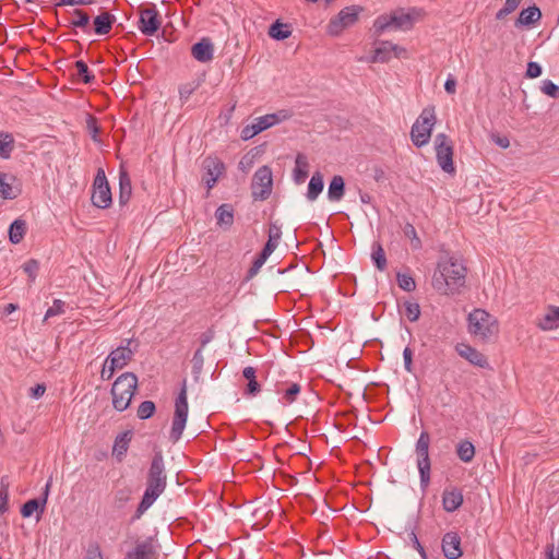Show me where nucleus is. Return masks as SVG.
<instances>
[{"label":"nucleus","mask_w":559,"mask_h":559,"mask_svg":"<svg viewBox=\"0 0 559 559\" xmlns=\"http://www.w3.org/2000/svg\"><path fill=\"white\" fill-rule=\"evenodd\" d=\"M467 267L454 255L441 257L431 278L432 288L443 296L461 295L465 288Z\"/></svg>","instance_id":"obj_1"},{"label":"nucleus","mask_w":559,"mask_h":559,"mask_svg":"<svg viewBox=\"0 0 559 559\" xmlns=\"http://www.w3.org/2000/svg\"><path fill=\"white\" fill-rule=\"evenodd\" d=\"M166 486L167 474L163 452L160 449L155 448L146 475L145 490L134 514L130 519L131 524L140 520L145 511L153 506L165 491Z\"/></svg>","instance_id":"obj_2"},{"label":"nucleus","mask_w":559,"mask_h":559,"mask_svg":"<svg viewBox=\"0 0 559 559\" xmlns=\"http://www.w3.org/2000/svg\"><path fill=\"white\" fill-rule=\"evenodd\" d=\"M140 342L136 338L123 340L122 344L111 353L105 359L100 377L103 380H109L118 369L126 367L132 359L135 353H138Z\"/></svg>","instance_id":"obj_3"},{"label":"nucleus","mask_w":559,"mask_h":559,"mask_svg":"<svg viewBox=\"0 0 559 559\" xmlns=\"http://www.w3.org/2000/svg\"><path fill=\"white\" fill-rule=\"evenodd\" d=\"M138 390V377L133 372L120 374L111 386L112 406L118 412L126 411Z\"/></svg>","instance_id":"obj_4"},{"label":"nucleus","mask_w":559,"mask_h":559,"mask_svg":"<svg viewBox=\"0 0 559 559\" xmlns=\"http://www.w3.org/2000/svg\"><path fill=\"white\" fill-rule=\"evenodd\" d=\"M467 321L468 332L483 342H488L492 336L499 333L497 319L485 309H474L468 314Z\"/></svg>","instance_id":"obj_5"},{"label":"nucleus","mask_w":559,"mask_h":559,"mask_svg":"<svg viewBox=\"0 0 559 559\" xmlns=\"http://www.w3.org/2000/svg\"><path fill=\"white\" fill-rule=\"evenodd\" d=\"M436 120L435 106L425 107L411 130V140L416 147L429 143Z\"/></svg>","instance_id":"obj_6"},{"label":"nucleus","mask_w":559,"mask_h":559,"mask_svg":"<svg viewBox=\"0 0 559 559\" xmlns=\"http://www.w3.org/2000/svg\"><path fill=\"white\" fill-rule=\"evenodd\" d=\"M187 380H182L181 389L175 400V412L169 439L176 443L182 436L188 419Z\"/></svg>","instance_id":"obj_7"},{"label":"nucleus","mask_w":559,"mask_h":559,"mask_svg":"<svg viewBox=\"0 0 559 559\" xmlns=\"http://www.w3.org/2000/svg\"><path fill=\"white\" fill-rule=\"evenodd\" d=\"M430 435L421 431L416 442L417 467L420 477V487L425 491L430 484L431 463L429 457Z\"/></svg>","instance_id":"obj_8"},{"label":"nucleus","mask_w":559,"mask_h":559,"mask_svg":"<svg viewBox=\"0 0 559 559\" xmlns=\"http://www.w3.org/2000/svg\"><path fill=\"white\" fill-rule=\"evenodd\" d=\"M273 189L272 169L263 165L257 169L251 181V195L253 200L265 201L270 198Z\"/></svg>","instance_id":"obj_9"},{"label":"nucleus","mask_w":559,"mask_h":559,"mask_svg":"<svg viewBox=\"0 0 559 559\" xmlns=\"http://www.w3.org/2000/svg\"><path fill=\"white\" fill-rule=\"evenodd\" d=\"M92 203L98 209H108L112 203L110 186L108 183L105 170L99 167L93 181Z\"/></svg>","instance_id":"obj_10"},{"label":"nucleus","mask_w":559,"mask_h":559,"mask_svg":"<svg viewBox=\"0 0 559 559\" xmlns=\"http://www.w3.org/2000/svg\"><path fill=\"white\" fill-rule=\"evenodd\" d=\"M364 11L360 5H349L342 9L337 15L332 17L328 24V33L333 36L340 35L345 28L353 26L359 14Z\"/></svg>","instance_id":"obj_11"},{"label":"nucleus","mask_w":559,"mask_h":559,"mask_svg":"<svg viewBox=\"0 0 559 559\" xmlns=\"http://www.w3.org/2000/svg\"><path fill=\"white\" fill-rule=\"evenodd\" d=\"M436 157L440 168L447 174H454L453 142L445 133H439L435 138Z\"/></svg>","instance_id":"obj_12"},{"label":"nucleus","mask_w":559,"mask_h":559,"mask_svg":"<svg viewBox=\"0 0 559 559\" xmlns=\"http://www.w3.org/2000/svg\"><path fill=\"white\" fill-rule=\"evenodd\" d=\"M158 545L155 536L145 539L135 538L134 545L129 549L123 559H158Z\"/></svg>","instance_id":"obj_13"},{"label":"nucleus","mask_w":559,"mask_h":559,"mask_svg":"<svg viewBox=\"0 0 559 559\" xmlns=\"http://www.w3.org/2000/svg\"><path fill=\"white\" fill-rule=\"evenodd\" d=\"M413 26V17L408 13L400 15H379L373 22V32L376 36H380L384 31L393 27L395 29H409Z\"/></svg>","instance_id":"obj_14"},{"label":"nucleus","mask_w":559,"mask_h":559,"mask_svg":"<svg viewBox=\"0 0 559 559\" xmlns=\"http://www.w3.org/2000/svg\"><path fill=\"white\" fill-rule=\"evenodd\" d=\"M160 15L154 4L148 8L140 9L138 28L145 36H153L160 28Z\"/></svg>","instance_id":"obj_15"},{"label":"nucleus","mask_w":559,"mask_h":559,"mask_svg":"<svg viewBox=\"0 0 559 559\" xmlns=\"http://www.w3.org/2000/svg\"><path fill=\"white\" fill-rule=\"evenodd\" d=\"M278 122H281V118L277 114H269L258 117L251 124H247L241 129L240 138L243 141H248Z\"/></svg>","instance_id":"obj_16"},{"label":"nucleus","mask_w":559,"mask_h":559,"mask_svg":"<svg viewBox=\"0 0 559 559\" xmlns=\"http://www.w3.org/2000/svg\"><path fill=\"white\" fill-rule=\"evenodd\" d=\"M50 486H51V479H49L47 481L40 497L29 499L21 507V515L23 518H31L36 512L37 521L40 520V516L45 512V509H46Z\"/></svg>","instance_id":"obj_17"},{"label":"nucleus","mask_w":559,"mask_h":559,"mask_svg":"<svg viewBox=\"0 0 559 559\" xmlns=\"http://www.w3.org/2000/svg\"><path fill=\"white\" fill-rule=\"evenodd\" d=\"M456 352L469 364L477 366L479 368L490 369V365L488 362L487 357L475 347H472L468 344L461 343L456 345Z\"/></svg>","instance_id":"obj_18"},{"label":"nucleus","mask_w":559,"mask_h":559,"mask_svg":"<svg viewBox=\"0 0 559 559\" xmlns=\"http://www.w3.org/2000/svg\"><path fill=\"white\" fill-rule=\"evenodd\" d=\"M441 548L447 559H459L463 555L461 537L456 532H448L443 535Z\"/></svg>","instance_id":"obj_19"},{"label":"nucleus","mask_w":559,"mask_h":559,"mask_svg":"<svg viewBox=\"0 0 559 559\" xmlns=\"http://www.w3.org/2000/svg\"><path fill=\"white\" fill-rule=\"evenodd\" d=\"M394 52L395 57H400L405 53V48L395 45L391 41H380L379 46L374 49V53L371 57V62H388L391 59V53Z\"/></svg>","instance_id":"obj_20"},{"label":"nucleus","mask_w":559,"mask_h":559,"mask_svg":"<svg viewBox=\"0 0 559 559\" xmlns=\"http://www.w3.org/2000/svg\"><path fill=\"white\" fill-rule=\"evenodd\" d=\"M202 177H214L222 178L226 174V166L224 162L217 156H206L203 158L202 164Z\"/></svg>","instance_id":"obj_21"},{"label":"nucleus","mask_w":559,"mask_h":559,"mask_svg":"<svg viewBox=\"0 0 559 559\" xmlns=\"http://www.w3.org/2000/svg\"><path fill=\"white\" fill-rule=\"evenodd\" d=\"M192 57L199 62H209L213 59L214 46L209 37H203L191 47Z\"/></svg>","instance_id":"obj_22"},{"label":"nucleus","mask_w":559,"mask_h":559,"mask_svg":"<svg viewBox=\"0 0 559 559\" xmlns=\"http://www.w3.org/2000/svg\"><path fill=\"white\" fill-rule=\"evenodd\" d=\"M464 502L462 489L457 487L445 488L442 493L443 510L451 513L456 511Z\"/></svg>","instance_id":"obj_23"},{"label":"nucleus","mask_w":559,"mask_h":559,"mask_svg":"<svg viewBox=\"0 0 559 559\" xmlns=\"http://www.w3.org/2000/svg\"><path fill=\"white\" fill-rule=\"evenodd\" d=\"M16 180L14 175L0 171V197L2 199L13 200L20 195L21 189L13 187Z\"/></svg>","instance_id":"obj_24"},{"label":"nucleus","mask_w":559,"mask_h":559,"mask_svg":"<svg viewBox=\"0 0 559 559\" xmlns=\"http://www.w3.org/2000/svg\"><path fill=\"white\" fill-rule=\"evenodd\" d=\"M542 19V12L536 4L523 9L515 20V27H530Z\"/></svg>","instance_id":"obj_25"},{"label":"nucleus","mask_w":559,"mask_h":559,"mask_svg":"<svg viewBox=\"0 0 559 559\" xmlns=\"http://www.w3.org/2000/svg\"><path fill=\"white\" fill-rule=\"evenodd\" d=\"M132 436L133 433L131 430H126L116 437L112 447V454L119 462H121L126 456L129 449V444L132 440Z\"/></svg>","instance_id":"obj_26"},{"label":"nucleus","mask_w":559,"mask_h":559,"mask_svg":"<svg viewBox=\"0 0 559 559\" xmlns=\"http://www.w3.org/2000/svg\"><path fill=\"white\" fill-rule=\"evenodd\" d=\"M234 207L229 203L221 204L215 211L216 224L224 229H229L234 224Z\"/></svg>","instance_id":"obj_27"},{"label":"nucleus","mask_w":559,"mask_h":559,"mask_svg":"<svg viewBox=\"0 0 559 559\" xmlns=\"http://www.w3.org/2000/svg\"><path fill=\"white\" fill-rule=\"evenodd\" d=\"M115 22H116V16L109 12H104V13L95 16L94 21H93L95 34H97V35L108 34L111 31Z\"/></svg>","instance_id":"obj_28"},{"label":"nucleus","mask_w":559,"mask_h":559,"mask_svg":"<svg viewBox=\"0 0 559 559\" xmlns=\"http://www.w3.org/2000/svg\"><path fill=\"white\" fill-rule=\"evenodd\" d=\"M255 368L248 366L243 368L242 376L248 380L246 388L243 389V394L247 396H255L261 392V384L257 380Z\"/></svg>","instance_id":"obj_29"},{"label":"nucleus","mask_w":559,"mask_h":559,"mask_svg":"<svg viewBox=\"0 0 559 559\" xmlns=\"http://www.w3.org/2000/svg\"><path fill=\"white\" fill-rule=\"evenodd\" d=\"M132 195V185L129 174L126 170H120L119 174V204L124 206L128 204Z\"/></svg>","instance_id":"obj_30"},{"label":"nucleus","mask_w":559,"mask_h":559,"mask_svg":"<svg viewBox=\"0 0 559 559\" xmlns=\"http://www.w3.org/2000/svg\"><path fill=\"white\" fill-rule=\"evenodd\" d=\"M538 326L544 331L557 329L559 326V307L550 306L539 320Z\"/></svg>","instance_id":"obj_31"},{"label":"nucleus","mask_w":559,"mask_h":559,"mask_svg":"<svg viewBox=\"0 0 559 559\" xmlns=\"http://www.w3.org/2000/svg\"><path fill=\"white\" fill-rule=\"evenodd\" d=\"M345 193V180L342 176L335 175L330 183L328 189V198L330 201H340Z\"/></svg>","instance_id":"obj_32"},{"label":"nucleus","mask_w":559,"mask_h":559,"mask_svg":"<svg viewBox=\"0 0 559 559\" xmlns=\"http://www.w3.org/2000/svg\"><path fill=\"white\" fill-rule=\"evenodd\" d=\"M292 35L290 24L283 23L281 20H276L271 24L269 28V36L275 40L287 39Z\"/></svg>","instance_id":"obj_33"},{"label":"nucleus","mask_w":559,"mask_h":559,"mask_svg":"<svg viewBox=\"0 0 559 559\" xmlns=\"http://www.w3.org/2000/svg\"><path fill=\"white\" fill-rule=\"evenodd\" d=\"M15 147L12 133L0 130V158L9 159Z\"/></svg>","instance_id":"obj_34"},{"label":"nucleus","mask_w":559,"mask_h":559,"mask_svg":"<svg viewBox=\"0 0 559 559\" xmlns=\"http://www.w3.org/2000/svg\"><path fill=\"white\" fill-rule=\"evenodd\" d=\"M323 187H324V182H323V176L320 171H316L309 183H308V190H307V199L309 201H314L319 194L322 192L323 190Z\"/></svg>","instance_id":"obj_35"},{"label":"nucleus","mask_w":559,"mask_h":559,"mask_svg":"<svg viewBox=\"0 0 559 559\" xmlns=\"http://www.w3.org/2000/svg\"><path fill=\"white\" fill-rule=\"evenodd\" d=\"M26 233V223L22 219H15L9 227V240L16 245L20 243Z\"/></svg>","instance_id":"obj_36"},{"label":"nucleus","mask_w":559,"mask_h":559,"mask_svg":"<svg viewBox=\"0 0 559 559\" xmlns=\"http://www.w3.org/2000/svg\"><path fill=\"white\" fill-rule=\"evenodd\" d=\"M371 260L379 271H384L388 265L386 257L382 245L378 241L372 243Z\"/></svg>","instance_id":"obj_37"},{"label":"nucleus","mask_w":559,"mask_h":559,"mask_svg":"<svg viewBox=\"0 0 559 559\" xmlns=\"http://www.w3.org/2000/svg\"><path fill=\"white\" fill-rule=\"evenodd\" d=\"M308 162L306 156L298 154L296 157V167L294 169V180L296 183H302L308 177Z\"/></svg>","instance_id":"obj_38"},{"label":"nucleus","mask_w":559,"mask_h":559,"mask_svg":"<svg viewBox=\"0 0 559 559\" xmlns=\"http://www.w3.org/2000/svg\"><path fill=\"white\" fill-rule=\"evenodd\" d=\"M456 454L464 463H469L475 456V447L468 440L461 441L456 447Z\"/></svg>","instance_id":"obj_39"},{"label":"nucleus","mask_w":559,"mask_h":559,"mask_svg":"<svg viewBox=\"0 0 559 559\" xmlns=\"http://www.w3.org/2000/svg\"><path fill=\"white\" fill-rule=\"evenodd\" d=\"M301 391V386L299 383L292 382L288 383L286 389H282L280 384H276V392L283 393V399L286 404H292L297 400V396L299 395Z\"/></svg>","instance_id":"obj_40"},{"label":"nucleus","mask_w":559,"mask_h":559,"mask_svg":"<svg viewBox=\"0 0 559 559\" xmlns=\"http://www.w3.org/2000/svg\"><path fill=\"white\" fill-rule=\"evenodd\" d=\"M78 75L84 84H92L95 81V75L90 71L87 64L83 60H78L74 63Z\"/></svg>","instance_id":"obj_41"},{"label":"nucleus","mask_w":559,"mask_h":559,"mask_svg":"<svg viewBox=\"0 0 559 559\" xmlns=\"http://www.w3.org/2000/svg\"><path fill=\"white\" fill-rule=\"evenodd\" d=\"M86 130L90 133L92 140L96 143H100L102 140L99 138L100 127L98 124V120L95 116L87 114L86 116Z\"/></svg>","instance_id":"obj_42"},{"label":"nucleus","mask_w":559,"mask_h":559,"mask_svg":"<svg viewBox=\"0 0 559 559\" xmlns=\"http://www.w3.org/2000/svg\"><path fill=\"white\" fill-rule=\"evenodd\" d=\"M191 364H192L193 378L195 381H198L202 373V369H203V365H204L203 349L198 348L194 352L193 357L191 359Z\"/></svg>","instance_id":"obj_43"},{"label":"nucleus","mask_w":559,"mask_h":559,"mask_svg":"<svg viewBox=\"0 0 559 559\" xmlns=\"http://www.w3.org/2000/svg\"><path fill=\"white\" fill-rule=\"evenodd\" d=\"M397 285L405 292H414L416 289V282L409 273H397L396 274Z\"/></svg>","instance_id":"obj_44"},{"label":"nucleus","mask_w":559,"mask_h":559,"mask_svg":"<svg viewBox=\"0 0 559 559\" xmlns=\"http://www.w3.org/2000/svg\"><path fill=\"white\" fill-rule=\"evenodd\" d=\"M155 412H156V405L153 401H143L138 407L136 416L140 419L145 420V419L153 417Z\"/></svg>","instance_id":"obj_45"},{"label":"nucleus","mask_w":559,"mask_h":559,"mask_svg":"<svg viewBox=\"0 0 559 559\" xmlns=\"http://www.w3.org/2000/svg\"><path fill=\"white\" fill-rule=\"evenodd\" d=\"M131 489L129 487H124L116 490L114 496V506L117 509H122L131 499Z\"/></svg>","instance_id":"obj_46"},{"label":"nucleus","mask_w":559,"mask_h":559,"mask_svg":"<svg viewBox=\"0 0 559 559\" xmlns=\"http://www.w3.org/2000/svg\"><path fill=\"white\" fill-rule=\"evenodd\" d=\"M403 233L407 238H409L411 246L414 250H418L421 248V240L417 236V231L413 224L406 223L405 226L403 227Z\"/></svg>","instance_id":"obj_47"},{"label":"nucleus","mask_w":559,"mask_h":559,"mask_svg":"<svg viewBox=\"0 0 559 559\" xmlns=\"http://www.w3.org/2000/svg\"><path fill=\"white\" fill-rule=\"evenodd\" d=\"M73 14L76 16V19L72 20L70 22V25L73 27H79V28L85 29L90 24V15L81 9H75L73 11Z\"/></svg>","instance_id":"obj_48"},{"label":"nucleus","mask_w":559,"mask_h":559,"mask_svg":"<svg viewBox=\"0 0 559 559\" xmlns=\"http://www.w3.org/2000/svg\"><path fill=\"white\" fill-rule=\"evenodd\" d=\"M522 0H506L504 5L496 13L497 20H502L512 12H514Z\"/></svg>","instance_id":"obj_49"},{"label":"nucleus","mask_w":559,"mask_h":559,"mask_svg":"<svg viewBox=\"0 0 559 559\" xmlns=\"http://www.w3.org/2000/svg\"><path fill=\"white\" fill-rule=\"evenodd\" d=\"M540 91L545 95L558 99L559 98V85L555 84L550 80H544L540 85Z\"/></svg>","instance_id":"obj_50"},{"label":"nucleus","mask_w":559,"mask_h":559,"mask_svg":"<svg viewBox=\"0 0 559 559\" xmlns=\"http://www.w3.org/2000/svg\"><path fill=\"white\" fill-rule=\"evenodd\" d=\"M405 316L411 322H415L420 317V307L417 302L405 301Z\"/></svg>","instance_id":"obj_51"},{"label":"nucleus","mask_w":559,"mask_h":559,"mask_svg":"<svg viewBox=\"0 0 559 559\" xmlns=\"http://www.w3.org/2000/svg\"><path fill=\"white\" fill-rule=\"evenodd\" d=\"M64 312V302L60 299H55L52 306L46 311L45 319L61 314Z\"/></svg>","instance_id":"obj_52"},{"label":"nucleus","mask_w":559,"mask_h":559,"mask_svg":"<svg viewBox=\"0 0 559 559\" xmlns=\"http://www.w3.org/2000/svg\"><path fill=\"white\" fill-rule=\"evenodd\" d=\"M198 87V84H194V83H187V84H183L179 87V95H180V100L182 103H186L189 97L192 95V93L197 90Z\"/></svg>","instance_id":"obj_53"},{"label":"nucleus","mask_w":559,"mask_h":559,"mask_svg":"<svg viewBox=\"0 0 559 559\" xmlns=\"http://www.w3.org/2000/svg\"><path fill=\"white\" fill-rule=\"evenodd\" d=\"M543 69L539 63L535 61H530L527 63L525 76L527 79H536L542 75Z\"/></svg>","instance_id":"obj_54"},{"label":"nucleus","mask_w":559,"mask_h":559,"mask_svg":"<svg viewBox=\"0 0 559 559\" xmlns=\"http://www.w3.org/2000/svg\"><path fill=\"white\" fill-rule=\"evenodd\" d=\"M86 559H104L100 550V546L97 542L90 543L86 550Z\"/></svg>","instance_id":"obj_55"},{"label":"nucleus","mask_w":559,"mask_h":559,"mask_svg":"<svg viewBox=\"0 0 559 559\" xmlns=\"http://www.w3.org/2000/svg\"><path fill=\"white\" fill-rule=\"evenodd\" d=\"M39 269V264L36 260L34 259H31L28 260L26 263H24L23 265V270L24 272L28 275V277L31 278V281H34L36 275H37V271Z\"/></svg>","instance_id":"obj_56"},{"label":"nucleus","mask_w":559,"mask_h":559,"mask_svg":"<svg viewBox=\"0 0 559 559\" xmlns=\"http://www.w3.org/2000/svg\"><path fill=\"white\" fill-rule=\"evenodd\" d=\"M215 337V330L214 328H209L205 332L201 333L199 341H200V347L203 349L213 338Z\"/></svg>","instance_id":"obj_57"},{"label":"nucleus","mask_w":559,"mask_h":559,"mask_svg":"<svg viewBox=\"0 0 559 559\" xmlns=\"http://www.w3.org/2000/svg\"><path fill=\"white\" fill-rule=\"evenodd\" d=\"M404 368L406 371H413V350L406 346L403 350Z\"/></svg>","instance_id":"obj_58"},{"label":"nucleus","mask_w":559,"mask_h":559,"mask_svg":"<svg viewBox=\"0 0 559 559\" xmlns=\"http://www.w3.org/2000/svg\"><path fill=\"white\" fill-rule=\"evenodd\" d=\"M263 264L264 263H262L261 261L259 262L257 259H254L252 262V265L250 266V269L247 272L245 280L250 281L251 278H253L259 273V271Z\"/></svg>","instance_id":"obj_59"},{"label":"nucleus","mask_w":559,"mask_h":559,"mask_svg":"<svg viewBox=\"0 0 559 559\" xmlns=\"http://www.w3.org/2000/svg\"><path fill=\"white\" fill-rule=\"evenodd\" d=\"M46 392V385L44 383H37L35 386L29 389V396L38 400Z\"/></svg>","instance_id":"obj_60"},{"label":"nucleus","mask_w":559,"mask_h":559,"mask_svg":"<svg viewBox=\"0 0 559 559\" xmlns=\"http://www.w3.org/2000/svg\"><path fill=\"white\" fill-rule=\"evenodd\" d=\"M282 236L281 227L272 223L269 228V239L278 242Z\"/></svg>","instance_id":"obj_61"},{"label":"nucleus","mask_w":559,"mask_h":559,"mask_svg":"<svg viewBox=\"0 0 559 559\" xmlns=\"http://www.w3.org/2000/svg\"><path fill=\"white\" fill-rule=\"evenodd\" d=\"M218 178L214 177H202V182L206 187V198L210 195L211 190L216 186Z\"/></svg>","instance_id":"obj_62"},{"label":"nucleus","mask_w":559,"mask_h":559,"mask_svg":"<svg viewBox=\"0 0 559 559\" xmlns=\"http://www.w3.org/2000/svg\"><path fill=\"white\" fill-rule=\"evenodd\" d=\"M444 90L449 94H454L456 91V80L452 76L448 78L444 83Z\"/></svg>","instance_id":"obj_63"},{"label":"nucleus","mask_w":559,"mask_h":559,"mask_svg":"<svg viewBox=\"0 0 559 559\" xmlns=\"http://www.w3.org/2000/svg\"><path fill=\"white\" fill-rule=\"evenodd\" d=\"M252 163H253V157H249L248 155H245L240 159L238 167L242 171H247V169L251 167Z\"/></svg>","instance_id":"obj_64"}]
</instances>
